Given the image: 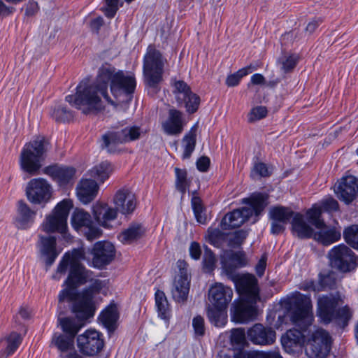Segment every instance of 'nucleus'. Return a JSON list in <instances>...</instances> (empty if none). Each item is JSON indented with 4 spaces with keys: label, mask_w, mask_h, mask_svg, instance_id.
Returning <instances> with one entry per match:
<instances>
[{
    "label": "nucleus",
    "mask_w": 358,
    "mask_h": 358,
    "mask_svg": "<svg viewBox=\"0 0 358 358\" xmlns=\"http://www.w3.org/2000/svg\"><path fill=\"white\" fill-rule=\"evenodd\" d=\"M108 83L117 102L127 103L131 100L136 85L134 76L106 65L99 69L94 84L89 85L87 80L81 81L76 87V94L66 96V101L85 114L101 110V97L108 103H114L108 94Z\"/></svg>",
    "instance_id": "obj_1"
},
{
    "label": "nucleus",
    "mask_w": 358,
    "mask_h": 358,
    "mask_svg": "<svg viewBox=\"0 0 358 358\" xmlns=\"http://www.w3.org/2000/svg\"><path fill=\"white\" fill-rule=\"evenodd\" d=\"M85 259L84 248L74 249L64 254L57 267V273H66L69 266L70 271L64 283L67 288L61 291L59 294V303L61 304L65 299L76 301V294L74 289L79 285L86 283L90 277L91 272L81 264Z\"/></svg>",
    "instance_id": "obj_2"
},
{
    "label": "nucleus",
    "mask_w": 358,
    "mask_h": 358,
    "mask_svg": "<svg viewBox=\"0 0 358 358\" xmlns=\"http://www.w3.org/2000/svg\"><path fill=\"white\" fill-rule=\"evenodd\" d=\"M267 199V194L262 193H255L249 198L244 199L243 203L249 204V206L226 214L221 220V229L227 230L239 227L253 215L258 216L266 206Z\"/></svg>",
    "instance_id": "obj_3"
},
{
    "label": "nucleus",
    "mask_w": 358,
    "mask_h": 358,
    "mask_svg": "<svg viewBox=\"0 0 358 358\" xmlns=\"http://www.w3.org/2000/svg\"><path fill=\"white\" fill-rule=\"evenodd\" d=\"M343 303L338 294L320 296L317 299V315L324 323L336 320L338 324L344 327L351 318L352 312L347 306L338 308Z\"/></svg>",
    "instance_id": "obj_4"
},
{
    "label": "nucleus",
    "mask_w": 358,
    "mask_h": 358,
    "mask_svg": "<svg viewBox=\"0 0 358 358\" xmlns=\"http://www.w3.org/2000/svg\"><path fill=\"white\" fill-rule=\"evenodd\" d=\"M295 324L309 325L313 320V304L310 296L295 292L288 295L284 301Z\"/></svg>",
    "instance_id": "obj_5"
},
{
    "label": "nucleus",
    "mask_w": 358,
    "mask_h": 358,
    "mask_svg": "<svg viewBox=\"0 0 358 358\" xmlns=\"http://www.w3.org/2000/svg\"><path fill=\"white\" fill-rule=\"evenodd\" d=\"M46 150V143L43 138L27 143L20 156L21 169L31 176L38 174Z\"/></svg>",
    "instance_id": "obj_6"
},
{
    "label": "nucleus",
    "mask_w": 358,
    "mask_h": 358,
    "mask_svg": "<svg viewBox=\"0 0 358 358\" xmlns=\"http://www.w3.org/2000/svg\"><path fill=\"white\" fill-rule=\"evenodd\" d=\"M106 284L105 280H92L88 288L76 294L73 311L77 317L81 320H87L94 315L95 307L93 299L96 294L102 292Z\"/></svg>",
    "instance_id": "obj_7"
},
{
    "label": "nucleus",
    "mask_w": 358,
    "mask_h": 358,
    "mask_svg": "<svg viewBox=\"0 0 358 358\" xmlns=\"http://www.w3.org/2000/svg\"><path fill=\"white\" fill-rule=\"evenodd\" d=\"M166 62L159 50L151 45L148 46L143 59V74L150 87H155L162 80Z\"/></svg>",
    "instance_id": "obj_8"
},
{
    "label": "nucleus",
    "mask_w": 358,
    "mask_h": 358,
    "mask_svg": "<svg viewBox=\"0 0 358 358\" xmlns=\"http://www.w3.org/2000/svg\"><path fill=\"white\" fill-rule=\"evenodd\" d=\"M73 203L70 199H64L55 207L52 213L45 216L41 225V229L47 233H64L67 227V218Z\"/></svg>",
    "instance_id": "obj_9"
},
{
    "label": "nucleus",
    "mask_w": 358,
    "mask_h": 358,
    "mask_svg": "<svg viewBox=\"0 0 358 358\" xmlns=\"http://www.w3.org/2000/svg\"><path fill=\"white\" fill-rule=\"evenodd\" d=\"M87 320L64 317L58 318V322L62 331L66 334L59 335L53 338V342L57 348L62 352H71L74 348V338L78 331L85 325Z\"/></svg>",
    "instance_id": "obj_10"
},
{
    "label": "nucleus",
    "mask_w": 358,
    "mask_h": 358,
    "mask_svg": "<svg viewBox=\"0 0 358 358\" xmlns=\"http://www.w3.org/2000/svg\"><path fill=\"white\" fill-rule=\"evenodd\" d=\"M328 256L331 266L342 272H350L358 266V257L344 244L334 247Z\"/></svg>",
    "instance_id": "obj_11"
},
{
    "label": "nucleus",
    "mask_w": 358,
    "mask_h": 358,
    "mask_svg": "<svg viewBox=\"0 0 358 358\" xmlns=\"http://www.w3.org/2000/svg\"><path fill=\"white\" fill-rule=\"evenodd\" d=\"M142 133V129L138 126H129L118 131H108L102 136L101 146L111 152L113 151V145L138 140Z\"/></svg>",
    "instance_id": "obj_12"
},
{
    "label": "nucleus",
    "mask_w": 358,
    "mask_h": 358,
    "mask_svg": "<svg viewBox=\"0 0 358 358\" xmlns=\"http://www.w3.org/2000/svg\"><path fill=\"white\" fill-rule=\"evenodd\" d=\"M25 193L30 203L38 205L45 204L51 199L52 188L45 179L33 178L27 182Z\"/></svg>",
    "instance_id": "obj_13"
},
{
    "label": "nucleus",
    "mask_w": 358,
    "mask_h": 358,
    "mask_svg": "<svg viewBox=\"0 0 358 358\" xmlns=\"http://www.w3.org/2000/svg\"><path fill=\"white\" fill-rule=\"evenodd\" d=\"M331 338L327 331L318 328L308 340L306 354L310 358H324L330 351Z\"/></svg>",
    "instance_id": "obj_14"
},
{
    "label": "nucleus",
    "mask_w": 358,
    "mask_h": 358,
    "mask_svg": "<svg viewBox=\"0 0 358 358\" xmlns=\"http://www.w3.org/2000/svg\"><path fill=\"white\" fill-rule=\"evenodd\" d=\"M173 93L178 104L184 106L189 113H195L200 103V98L194 93L190 87L182 80H175L173 83Z\"/></svg>",
    "instance_id": "obj_15"
},
{
    "label": "nucleus",
    "mask_w": 358,
    "mask_h": 358,
    "mask_svg": "<svg viewBox=\"0 0 358 358\" xmlns=\"http://www.w3.org/2000/svg\"><path fill=\"white\" fill-rule=\"evenodd\" d=\"M71 224L78 231L83 233L89 241L98 238L101 235V230L96 227L91 215L82 209H76L71 216Z\"/></svg>",
    "instance_id": "obj_16"
},
{
    "label": "nucleus",
    "mask_w": 358,
    "mask_h": 358,
    "mask_svg": "<svg viewBox=\"0 0 358 358\" xmlns=\"http://www.w3.org/2000/svg\"><path fill=\"white\" fill-rule=\"evenodd\" d=\"M78 347L85 355L94 356L103 347V341L101 334L96 330L88 329L77 338Z\"/></svg>",
    "instance_id": "obj_17"
},
{
    "label": "nucleus",
    "mask_w": 358,
    "mask_h": 358,
    "mask_svg": "<svg viewBox=\"0 0 358 358\" xmlns=\"http://www.w3.org/2000/svg\"><path fill=\"white\" fill-rule=\"evenodd\" d=\"M234 282L236 290L242 299H248L253 303H257L259 300L257 280L254 275H237Z\"/></svg>",
    "instance_id": "obj_18"
},
{
    "label": "nucleus",
    "mask_w": 358,
    "mask_h": 358,
    "mask_svg": "<svg viewBox=\"0 0 358 358\" xmlns=\"http://www.w3.org/2000/svg\"><path fill=\"white\" fill-rule=\"evenodd\" d=\"M334 192L341 201L350 203L358 193V179L353 176L343 177L335 185Z\"/></svg>",
    "instance_id": "obj_19"
},
{
    "label": "nucleus",
    "mask_w": 358,
    "mask_h": 358,
    "mask_svg": "<svg viewBox=\"0 0 358 358\" xmlns=\"http://www.w3.org/2000/svg\"><path fill=\"white\" fill-rule=\"evenodd\" d=\"M295 213L289 208L284 206H274L269 210V217L271 220V232L278 235L285 229V225Z\"/></svg>",
    "instance_id": "obj_20"
},
{
    "label": "nucleus",
    "mask_w": 358,
    "mask_h": 358,
    "mask_svg": "<svg viewBox=\"0 0 358 358\" xmlns=\"http://www.w3.org/2000/svg\"><path fill=\"white\" fill-rule=\"evenodd\" d=\"M255 304L256 303L248 299H241L238 301H234L232 304L233 310H231L233 320L239 323L254 320L257 314Z\"/></svg>",
    "instance_id": "obj_21"
},
{
    "label": "nucleus",
    "mask_w": 358,
    "mask_h": 358,
    "mask_svg": "<svg viewBox=\"0 0 358 358\" xmlns=\"http://www.w3.org/2000/svg\"><path fill=\"white\" fill-rule=\"evenodd\" d=\"M247 336L255 345H269L275 341L276 333L271 327L257 323L248 330Z\"/></svg>",
    "instance_id": "obj_22"
},
{
    "label": "nucleus",
    "mask_w": 358,
    "mask_h": 358,
    "mask_svg": "<svg viewBox=\"0 0 358 358\" xmlns=\"http://www.w3.org/2000/svg\"><path fill=\"white\" fill-rule=\"evenodd\" d=\"M233 290L221 282L212 285L208 290V301L213 306L227 308L233 298Z\"/></svg>",
    "instance_id": "obj_23"
},
{
    "label": "nucleus",
    "mask_w": 358,
    "mask_h": 358,
    "mask_svg": "<svg viewBox=\"0 0 358 358\" xmlns=\"http://www.w3.org/2000/svg\"><path fill=\"white\" fill-rule=\"evenodd\" d=\"M38 238L39 241L38 242L37 247L47 268H48L55 262L60 253V250H57L55 237L39 235Z\"/></svg>",
    "instance_id": "obj_24"
},
{
    "label": "nucleus",
    "mask_w": 358,
    "mask_h": 358,
    "mask_svg": "<svg viewBox=\"0 0 358 358\" xmlns=\"http://www.w3.org/2000/svg\"><path fill=\"white\" fill-rule=\"evenodd\" d=\"M92 264L96 268H102L114 258L115 248L110 242H97L92 250Z\"/></svg>",
    "instance_id": "obj_25"
},
{
    "label": "nucleus",
    "mask_w": 358,
    "mask_h": 358,
    "mask_svg": "<svg viewBox=\"0 0 358 358\" xmlns=\"http://www.w3.org/2000/svg\"><path fill=\"white\" fill-rule=\"evenodd\" d=\"M114 203L117 211L124 215L131 214L136 206V196L130 190L122 189L115 194Z\"/></svg>",
    "instance_id": "obj_26"
},
{
    "label": "nucleus",
    "mask_w": 358,
    "mask_h": 358,
    "mask_svg": "<svg viewBox=\"0 0 358 358\" xmlns=\"http://www.w3.org/2000/svg\"><path fill=\"white\" fill-rule=\"evenodd\" d=\"M36 211L31 209L28 204L20 200L17 202V215L15 224L18 229H27L34 222Z\"/></svg>",
    "instance_id": "obj_27"
},
{
    "label": "nucleus",
    "mask_w": 358,
    "mask_h": 358,
    "mask_svg": "<svg viewBox=\"0 0 358 358\" xmlns=\"http://www.w3.org/2000/svg\"><path fill=\"white\" fill-rule=\"evenodd\" d=\"M221 264L226 273L231 274L236 268L246 264V258L245 255L240 252L224 251L221 256Z\"/></svg>",
    "instance_id": "obj_28"
},
{
    "label": "nucleus",
    "mask_w": 358,
    "mask_h": 358,
    "mask_svg": "<svg viewBox=\"0 0 358 358\" xmlns=\"http://www.w3.org/2000/svg\"><path fill=\"white\" fill-rule=\"evenodd\" d=\"M99 187L96 181L90 179H82L76 187L78 199L84 204L90 203L96 197Z\"/></svg>",
    "instance_id": "obj_29"
},
{
    "label": "nucleus",
    "mask_w": 358,
    "mask_h": 358,
    "mask_svg": "<svg viewBox=\"0 0 358 358\" xmlns=\"http://www.w3.org/2000/svg\"><path fill=\"white\" fill-rule=\"evenodd\" d=\"M93 214L99 224L105 228H109L110 222L117 217L116 209L103 203H96L94 206Z\"/></svg>",
    "instance_id": "obj_30"
},
{
    "label": "nucleus",
    "mask_w": 358,
    "mask_h": 358,
    "mask_svg": "<svg viewBox=\"0 0 358 358\" xmlns=\"http://www.w3.org/2000/svg\"><path fill=\"white\" fill-rule=\"evenodd\" d=\"M304 343V336L299 330H288L281 337V343L285 350L289 353L294 352Z\"/></svg>",
    "instance_id": "obj_31"
},
{
    "label": "nucleus",
    "mask_w": 358,
    "mask_h": 358,
    "mask_svg": "<svg viewBox=\"0 0 358 358\" xmlns=\"http://www.w3.org/2000/svg\"><path fill=\"white\" fill-rule=\"evenodd\" d=\"M189 278L183 275H176L171 289L173 299L178 303H185L189 290Z\"/></svg>",
    "instance_id": "obj_32"
},
{
    "label": "nucleus",
    "mask_w": 358,
    "mask_h": 358,
    "mask_svg": "<svg viewBox=\"0 0 358 358\" xmlns=\"http://www.w3.org/2000/svg\"><path fill=\"white\" fill-rule=\"evenodd\" d=\"M44 173L51 176L61 185L69 182L75 176L76 169L73 167L49 166L45 168Z\"/></svg>",
    "instance_id": "obj_33"
},
{
    "label": "nucleus",
    "mask_w": 358,
    "mask_h": 358,
    "mask_svg": "<svg viewBox=\"0 0 358 358\" xmlns=\"http://www.w3.org/2000/svg\"><path fill=\"white\" fill-rule=\"evenodd\" d=\"M164 131L169 135H177L182 131V113L178 110L170 109L168 119L163 123Z\"/></svg>",
    "instance_id": "obj_34"
},
{
    "label": "nucleus",
    "mask_w": 358,
    "mask_h": 358,
    "mask_svg": "<svg viewBox=\"0 0 358 358\" xmlns=\"http://www.w3.org/2000/svg\"><path fill=\"white\" fill-rule=\"evenodd\" d=\"M293 234L300 238H313V229L305 220L303 215L295 213L292 221Z\"/></svg>",
    "instance_id": "obj_35"
},
{
    "label": "nucleus",
    "mask_w": 358,
    "mask_h": 358,
    "mask_svg": "<svg viewBox=\"0 0 358 358\" xmlns=\"http://www.w3.org/2000/svg\"><path fill=\"white\" fill-rule=\"evenodd\" d=\"M319 231L315 232L313 238L323 245H329L338 240L341 237V229L324 226L318 229Z\"/></svg>",
    "instance_id": "obj_36"
},
{
    "label": "nucleus",
    "mask_w": 358,
    "mask_h": 358,
    "mask_svg": "<svg viewBox=\"0 0 358 358\" xmlns=\"http://www.w3.org/2000/svg\"><path fill=\"white\" fill-rule=\"evenodd\" d=\"M227 308H219L208 305L206 315L209 322L217 327H223L227 322Z\"/></svg>",
    "instance_id": "obj_37"
},
{
    "label": "nucleus",
    "mask_w": 358,
    "mask_h": 358,
    "mask_svg": "<svg viewBox=\"0 0 358 358\" xmlns=\"http://www.w3.org/2000/svg\"><path fill=\"white\" fill-rule=\"evenodd\" d=\"M119 315L116 305L111 304L102 311L99 320L109 331H113L116 327Z\"/></svg>",
    "instance_id": "obj_38"
},
{
    "label": "nucleus",
    "mask_w": 358,
    "mask_h": 358,
    "mask_svg": "<svg viewBox=\"0 0 358 358\" xmlns=\"http://www.w3.org/2000/svg\"><path fill=\"white\" fill-rule=\"evenodd\" d=\"M112 172L113 168L110 163L106 161L101 162L89 170L88 174L96 182H103L109 178Z\"/></svg>",
    "instance_id": "obj_39"
},
{
    "label": "nucleus",
    "mask_w": 358,
    "mask_h": 358,
    "mask_svg": "<svg viewBox=\"0 0 358 358\" xmlns=\"http://www.w3.org/2000/svg\"><path fill=\"white\" fill-rule=\"evenodd\" d=\"M143 234L144 229L141 224H134L122 231L118 238L124 244H130L140 238Z\"/></svg>",
    "instance_id": "obj_40"
},
{
    "label": "nucleus",
    "mask_w": 358,
    "mask_h": 358,
    "mask_svg": "<svg viewBox=\"0 0 358 358\" xmlns=\"http://www.w3.org/2000/svg\"><path fill=\"white\" fill-rule=\"evenodd\" d=\"M197 124L192 127L190 131L183 137L182 145L184 152L182 155L183 159H188L190 157L192 153L194 150L196 145V136Z\"/></svg>",
    "instance_id": "obj_41"
},
{
    "label": "nucleus",
    "mask_w": 358,
    "mask_h": 358,
    "mask_svg": "<svg viewBox=\"0 0 358 358\" xmlns=\"http://www.w3.org/2000/svg\"><path fill=\"white\" fill-rule=\"evenodd\" d=\"M6 347L1 352V357L6 358L12 355L19 347L22 342V337L16 332L11 333L6 339Z\"/></svg>",
    "instance_id": "obj_42"
},
{
    "label": "nucleus",
    "mask_w": 358,
    "mask_h": 358,
    "mask_svg": "<svg viewBox=\"0 0 358 358\" xmlns=\"http://www.w3.org/2000/svg\"><path fill=\"white\" fill-rule=\"evenodd\" d=\"M155 303L159 315L163 319L169 317V307L165 294L160 290L155 292Z\"/></svg>",
    "instance_id": "obj_43"
},
{
    "label": "nucleus",
    "mask_w": 358,
    "mask_h": 358,
    "mask_svg": "<svg viewBox=\"0 0 358 358\" xmlns=\"http://www.w3.org/2000/svg\"><path fill=\"white\" fill-rule=\"evenodd\" d=\"M234 358H280L278 351H242L235 355Z\"/></svg>",
    "instance_id": "obj_44"
},
{
    "label": "nucleus",
    "mask_w": 358,
    "mask_h": 358,
    "mask_svg": "<svg viewBox=\"0 0 358 358\" xmlns=\"http://www.w3.org/2000/svg\"><path fill=\"white\" fill-rule=\"evenodd\" d=\"M322 213V208L317 205H314L311 208L307 210L306 216L309 222L317 229L324 226V221L320 218Z\"/></svg>",
    "instance_id": "obj_45"
},
{
    "label": "nucleus",
    "mask_w": 358,
    "mask_h": 358,
    "mask_svg": "<svg viewBox=\"0 0 358 358\" xmlns=\"http://www.w3.org/2000/svg\"><path fill=\"white\" fill-rule=\"evenodd\" d=\"M191 203L196 221L200 224H206L207 217L205 213V209L202 204L201 199L199 197L193 196Z\"/></svg>",
    "instance_id": "obj_46"
},
{
    "label": "nucleus",
    "mask_w": 358,
    "mask_h": 358,
    "mask_svg": "<svg viewBox=\"0 0 358 358\" xmlns=\"http://www.w3.org/2000/svg\"><path fill=\"white\" fill-rule=\"evenodd\" d=\"M176 173V189L184 194L189 186V181L187 178V171L185 169H180L179 168L175 169Z\"/></svg>",
    "instance_id": "obj_47"
},
{
    "label": "nucleus",
    "mask_w": 358,
    "mask_h": 358,
    "mask_svg": "<svg viewBox=\"0 0 358 358\" xmlns=\"http://www.w3.org/2000/svg\"><path fill=\"white\" fill-rule=\"evenodd\" d=\"M50 115L57 122H69L73 118L71 111L61 105L55 106Z\"/></svg>",
    "instance_id": "obj_48"
},
{
    "label": "nucleus",
    "mask_w": 358,
    "mask_h": 358,
    "mask_svg": "<svg viewBox=\"0 0 358 358\" xmlns=\"http://www.w3.org/2000/svg\"><path fill=\"white\" fill-rule=\"evenodd\" d=\"M343 237L348 244L358 250V225H352L345 229Z\"/></svg>",
    "instance_id": "obj_49"
},
{
    "label": "nucleus",
    "mask_w": 358,
    "mask_h": 358,
    "mask_svg": "<svg viewBox=\"0 0 358 358\" xmlns=\"http://www.w3.org/2000/svg\"><path fill=\"white\" fill-rule=\"evenodd\" d=\"M208 234L209 242L218 248L222 245L228 236L219 229L209 228L208 229Z\"/></svg>",
    "instance_id": "obj_50"
},
{
    "label": "nucleus",
    "mask_w": 358,
    "mask_h": 358,
    "mask_svg": "<svg viewBox=\"0 0 358 358\" xmlns=\"http://www.w3.org/2000/svg\"><path fill=\"white\" fill-rule=\"evenodd\" d=\"M268 113L265 106H259L252 108L248 115V122H255L264 118Z\"/></svg>",
    "instance_id": "obj_51"
},
{
    "label": "nucleus",
    "mask_w": 358,
    "mask_h": 358,
    "mask_svg": "<svg viewBox=\"0 0 358 358\" xmlns=\"http://www.w3.org/2000/svg\"><path fill=\"white\" fill-rule=\"evenodd\" d=\"M299 57L296 55H290L284 56L280 59L282 69L286 73L292 71L296 65Z\"/></svg>",
    "instance_id": "obj_52"
},
{
    "label": "nucleus",
    "mask_w": 358,
    "mask_h": 358,
    "mask_svg": "<svg viewBox=\"0 0 358 358\" xmlns=\"http://www.w3.org/2000/svg\"><path fill=\"white\" fill-rule=\"evenodd\" d=\"M192 327L196 338L203 337L206 333L205 321L203 317L197 315L192 320Z\"/></svg>",
    "instance_id": "obj_53"
},
{
    "label": "nucleus",
    "mask_w": 358,
    "mask_h": 358,
    "mask_svg": "<svg viewBox=\"0 0 358 358\" xmlns=\"http://www.w3.org/2000/svg\"><path fill=\"white\" fill-rule=\"evenodd\" d=\"M120 0H106V6L102 8L105 15L112 18L115 15L119 7Z\"/></svg>",
    "instance_id": "obj_54"
},
{
    "label": "nucleus",
    "mask_w": 358,
    "mask_h": 358,
    "mask_svg": "<svg viewBox=\"0 0 358 358\" xmlns=\"http://www.w3.org/2000/svg\"><path fill=\"white\" fill-rule=\"evenodd\" d=\"M229 236L228 245L231 247L240 245L245 239L247 234L243 231H236L234 234H229Z\"/></svg>",
    "instance_id": "obj_55"
},
{
    "label": "nucleus",
    "mask_w": 358,
    "mask_h": 358,
    "mask_svg": "<svg viewBox=\"0 0 358 358\" xmlns=\"http://www.w3.org/2000/svg\"><path fill=\"white\" fill-rule=\"evenodd\" d=\"M319 206L322 208V211H336L338 209V203L333 198H328L323 200Z\"/></svg>",
    "instance_id": "obj_56"
},
{
    "label": "nucleus",
    "mask_w": 358,
    "mask_h": 358,
    "mask_svg": "<svg viewBox=\"0 0 358 358\" xmlns=\"http://www.w3.org/2000/svg\"><path fill=\"white\" fill-rule=\"evenodd\" d=\"M203 264L204 266L208 268V271H212L215 264V257L214 254L207 248L205 250L203 255Z\"/></svg>",
    "instance_id": "obj_57"
},
{
    "label": "nucleus",
    "mask_w": 358,
    "mask_h": 358,
    "mask_svg": "<svg viewBox=\"0 0 358 358\" xmlns=\"http://www.w3.org/2000/svg\"><path fill=\"white\" fill-rule=\"evenodd\" d=\"M231 342L238 345L242 344L245 340V332L243 329H234L231 331Z\"/></svg>",
    "instance_id": "obj_58"
},
{
    "label": "nucleus",
    "mask_w": 358,
    "mask_h": 358,
    "mask_svg": "<svg viewBox=\"0 0 358 358\" xmlns=\"http://www.w3.org/2000/svg\"><path fill=\"white\" fill-rule=\"evenodd\" d=\"M299 289L303 291L319 292L321 291V285H318V282H315L313 280H307L300 284Z\"/></svg>",
    "instance_id": "obj_59"
},
{
    "label": "nucleus",
    "mask_w": 358,
    "mask_h": 358,
    "mask_svg": "<svg viewBox=\"0 0 358 358\" xmlns=\"http://www.w3.org/2000/svg\"><path fill=\"white\" fill-rule=\"evenodd\" d=\"M255 175H258L261 177H266L270 175V173L266 165L260 162L256 164L252 171L251 176L254 177Z\"/></svg>",
    "instance_id": "obj_60"
},
{
    "label": "nucleus",
    "mask_w": 358,
    "mask_h": 358,
    "mask_svg": "<svg viewBox=\"0 0 358 358\" xmlns=\"http://www.w3.org/2000/svg\"><path fill=\"white\" fill-rule=\"evenodd\" d=\"M335 284V280L331 275H320L318 285H321V291L324 288H331Z\"/></svg>",
    "instance_id": "obj_61"
},
{
    "label": "nucleus",
    "mask_w": 358,
    "mask_h": 358,
    "mask_svg": "<svg viewBox=\"0 0 358 358\" xmlns=\"http://www.w3.org/2000/svg\"><path fill=\"white\" fill-rule=\"evenodd\" d=\"M189 254L194 259H199L201 257V250L200 245L196 242H192L189 246Z\"/></svg>",
    "instance_id": "obj_62"
},
{
    "label": "nucleus",
    "mask_w": 358,
    "mask_h": 358,
    "mask_svg": "<svg viewBox=\"0 0 358 358\" xmlns=\"http://www.w3.org/2000/svg\"><path fill=\"white\" fill-rule=\"evenodd\" d=\"M210 165V159L207 157H201L196 162L197 169L202 172H205L208 169Z\"/></svg>",
    "instance_id": "obj_63"
},
{
    "label": "nucleus",
    "mask_w": 358,
    "mask_h": 358,
    "mask_svg": "<svg viewBox=\"0 0 358 358\" xmlns=\"http://www.w3.org/2000/svg\"><path fill=\"white\" fill-rule=\"evenodd\" d=\"M322 22V18H315L312 20L306 26V31L308 32L309 34L314 32V31L316 29V28L318 27V25Z\"/></svg>",
    "instance_id": "obj_64"
}]
</instances>
